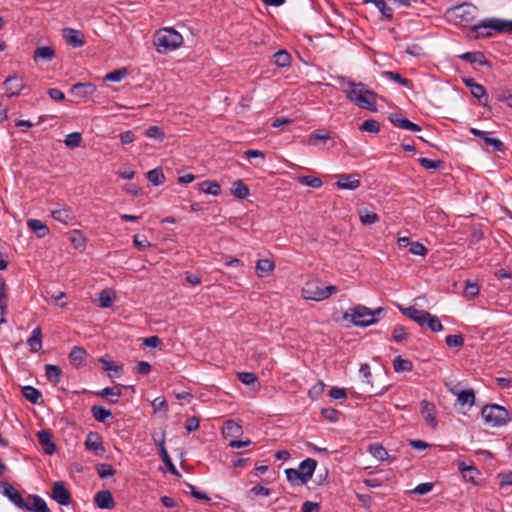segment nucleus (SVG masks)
<instances>
[{"label": "nucleus", "mask_w": 512, "mask_h": 512, "mask_svg": "<svg viewBox=\"0 0 512 512\" xmlns=\"http://www.w3.org/2000/svg\"><path fill=\"white\" fill-rule=\"evenodd\" d=\"M346 97L359 106L360 108L377 111L376 98L377 94L370 90L367 85L362 82L347 81V88L344 89Z\"/></svg>", "instance_id": "f257e3e1"}, {"label": "nucleus", "mask_w": 512, "mask_h": 512, "mask_svg": "<svg viewBox=\"0 0 512 512\" xmlns=\"http://www.w3.org/2000/svg\"><path fill=\"white\" fill-rule=\"evenodd\" d=\"M182 43V35L171 27L162 28L154 35V45L159 53L173 51L179 48Z\"/></svg>", "instance_id": "f03ea898"}, {"label": "nucleus", "mask_w": 512, "mask_h": 512, "mask_svg": "<svg viewBox=\"0 0 512 512\" xmlns=\"http://www.w3.org/2000/svg\"><path fill=\"white\" fill-rule=\"evenodd\" d=\"M317 466L313 458L303 460L298 469L288 468L285 470L286 478L292 485H305L312 478Z\"/></svg>", "instance_id": "7ed1b4c3"}, {"label": "nucleus", "mask_w": 512, "mask_h": 512, "mask_svg": "<svg viewBox=\"0 0 512 512\" xmlns=\"http://www.w3.org/2000/svg\"><path fill=\"white\" fill-rule=\"evenodd\" d=\"M2 494L7 497L17 508L24 511H31L32 500L23 498L22 494L8 482H2Z\"/></svg>", "instance_id": "20e7f679"}, {"label": "nucleus", "mask_w": 512, "mask_h": 512, "mask_svg": "<svg viewBox=\"0 0 512 512\" xmlns=\"http://www.w3.org/2000/svg\"><path fill=\"white\" fill-rule=\"evenodd\" d=\"M495 19H484L480 23L470 27L468 37L473 39L486 38L492 36V30L495 31Z\"/></svg>", "instance_id": "39448f33"}, {"label": "nucleus", "mask_w": 512, "mask_h": 512, "mask_svg": "<svg viewBox=\"0 0 512 512\" xmlns=\"http://www.w3.org/2000/svg\"><path fill=\"white\" fill-rule=\"evenodd\" d=\"M372 316L371 309L358 304L353 308H350L343 314L344 320H349L353 325L358 326V322L367 321Z\"/></svg>", "instance_id": "423d86ee"}, {"label": "nucleus", "mask_w": 512, "mask_h": 512, "mask_svg": "<svg viewBox=\"0 0 512 512\" xmlns=\"http://www.w3.org/2000/svg\"><path fill=\"white\" fill-rule=\"evenodd\" d=\"M451 12L455 19H458V23H468L475 18L477 7L471 3H463L453 7Z\"/></svg>", "instance_id": "0eeeda50"}, {"label": "nucleus", "mask_w": 512, "mask_h": 512, "mask_svg": "<svg viewBox=\"0 0 512 512\" xmlns=\"http://www.w3.org/2000/svg\"><path fill=\"white\" fill-rule=\"evenodd\" d=\"M39 445L43 452L47 455H52L56 451V445L53 442V436L50 430L42 429L36 434Z\"/></svg>", "instance_id": "6e6552de"}, {"label": "nucleus", "mask_w": 512, "mask_h": 512, "mask_svg": "<svg viewBox=\"0 0 512 512\" xmlns=\"http://www.w3.org/2000/svg\"><path fill=\"white\" fill-rule=\"evenodd\" d=\"M469 131L475 137L482 139L486 145L492 146L495 151L503 152L505 150L504 143L497 138L491 137L490 132H485L477 128H470Z\"/></svg>", "instance_id": "1a4fd4ad"}, {"label": "nucleus", "mask_w": 512, "mask_h": 512, "mask_svg": "<svg viewBox=\"0 0 512 512\" xmlns=\"http://www.w3.org/2000/svg\"><path fill=\"white\" fill-rule=\"evenodd\" d=\"M2 84L8 97L19 95L24 88L23 79L18 75L8 76Z\"/></svg>", "instance_id": "9d476101"}, {"label": "nucleus", "mask_w": 512, "mask_h": 512, "mask_svg": "<svg viewBox=\"0 0 512 512\" xmlns=\"http://www.w3.org/2000/svg\"><path fill=\"white\" fill-rule=\"evenodd\" d=\"M52 498L63 506H68L71 503V494L65 487L64 483L57 481L53 485Z\"/></svg>", "instance_id": "9b49d317"}, {"label": "nucleus", "mask_w": 512, "mask_h": 512, "mask_svg": "<svg viewBox=\"0 0 512 512\" xmlns=\"http://www.w3.org/2000/svg\"><path fill=\"white\" fill-rule=\"evenodd\" d=\"M324 288L315 283H307L302 289V296L306 300L322 301L325 299Z\"/></svg>", "instance_id": "f8f14e48"}, {"label": "nucleus", "mask_w": 512, "mask_h": 512, "mask_svg": "<svg viewBox=\"0 0 512 512\" xmlns=\"http://www.w3.org/2000/svg\"><path fill=\"white\" fill-rule=\"evenodd\" d=\"M458 469L462 474V477L465 481L472 483L473 485H477L478 482L476 479L481 475L480 471L473 464H466V462L461 461L458 463Z\"/></svg>", "instance_id": "ddd939ff"}, {"label": "nucleus", "mask_w": 512, "mask_h": 512, "mask_svg": "<svg viewBox=\"0 0 512 512\" xmlns=\"http://www.w3.org/2000/svg\"><path fill=\"white\" fill-rule=\"evenodd\" d=\"M403 315L407 316L414 322H416L419 326L423 327L426 323V317L429 316V312L425 310H419L414 306H410L407 308H399Z\"/></svg>", "instance_id": "4468645a"}, {"label": "nucleus", "mask_w": 512, "mask_h": 512, "mask_svg": "<svg viewBox=\"0 0 512 512\" xmlns=\"http://www.w3.org/2000/svg\"><path fill=\"white\" fill-rule=\"evenodd\" d=\"M94 504L100 509H113L115 501L109 490H101L95 494Z\"/></svg>", "instance_id": "2eb2a0df"}, {"label": "nucleus", "mask_w": 512, "mask_h": 512, "mask_svg": "<svg viewBox=\"0 0 512 512\" xmlns=\"http://www.w3.org/2000/svg\"><path fill=\"white\" fill-rule=\"evenodd\" d=\"M63 37L73 47H82L85 44L84 35L81 31L73 28L63 29Z\"/></svg>", "instance_id": "dca6fc26"}, {"label": "nucleus", "mask_w": 512, "mask_h": 512, "mask_svg": "<svg viewBox=\"0 0 512 512\" xmlns=\"http://www.w3.org/2000/svg\"><path fill=\"white\" fill-rule=\"evenodd\" d=\"M451 392L457 396V402L464 405L472 406L475 404V393L473 389L459 390L457 387L451 389Z\"/></svg>", "instance_id": "f3484780"}, {"label": "nucleus", "mask_w": 512, "mask_h": 512, "mask_svg": "<svg viewBox=\"0 0 512 512\" xmlns=\"http://www.w3.org/2000/svg\"><path fill=\"white\" fill-rule=\"evenodd\" d=\"M70 364L75 367L84 366L87 358V352L83 347L74 346L69 353Z\"/></svg>", "instance_id": "a211bd4d"}, {"label": "nucleus", "mask_w": 512, "mask_h": 512, "mask_svg": "<svg viewBox=\"0 0 512 512\" xmlns=\"http://www.w3.org/2000/svg\"><path fill=\"white\" fill-rule=\"evenodd\" d=\"M356 176L357 175L341 174L338 176L336 185L340 189L355 190L360 186V181Z\"/></svg>", "instance_id": "6ab92c4d"}, {"label": "nucleus", "mask_w": 512, "mask_h": 512, "mask_svg": "<svg viewBox=\"0 0 512 512\" xmlns=\"http://www.w3.org/2000/svg\"><path fill=\"white\" fill-rule=\"evenodd\" d=\"M85 446L88 450L94 451L97 455L102 454L105 451L99 435L95 433L88 434L85 440Z\"/></svg>", "instance_id": "aec40b11"}, {"label": "nucleus", "mask_w": 512, "mask_h": 512, "mask_svg": "<svg viewBox=\"0 0 512 512\" xmlns=\"http://www.w3.org/2000/svg\"><path fill=\"white\" fill-rule=\"evenodd\" d=\"M27 226L36 234L38 238H44L49 234L48 226L41 220L29 219L27 221Z\"/></svg>", "instance_id": "412c9836"}, {"label": "nucleus", "mask_w": 512, "mask_h": 512, "mask_svg": "<svg viewBox=\"0 0 512 512\" xmlns=\"http://www.w3.org/2000/svg\"><path fill=\"white\" fill-rule=\"evenodd\" d=\"M96 86L90 82L76 83L72 86V92L78 97H87L95 93Z\"/></svg>", "instance_id": "4be33fe9"}, {"label": "nucleus", "mask_w": 512, "mask_h": 512, "mask_svg": "<svg viewBox=\"0 0 512 512\" xmlns=\"http://www.w3.org/2000/svg\"><path fill=\"white\" fill-rule=\"evenodd\" d=\"M459 57L469 63H472V64L476 63L481 66H484V65L491 66L490 62L486 60L484 53H482L480 51L466 52V53H463L462 55H460Z\"/></svg>", "instance_id": "5701e85b"}, {"label": "nucleus", "mask_w": 512, "mask_h": 512, "mask_svg": "<svg viewBox=\"0 0 512 512\" xmlns=\"http://www.w3.org/2000/svg\"><path fill=\"white\" fill-rule=\"evenodd\" d=\"M243 433L242 426L234 421L233 419H228L223 426V435L224 437H238Z\"/></svg>", "instance_id": "b1692460"}, {"label": "nucleus", "mask_w": 512, "mask_h": 512, "mask_svg": "<svg viewBox=\"0 0 512 512\" xmlns=\"http://www.w3.org/2000/svg\"><path fill=\"white\" fill-rule=\"evenodd\" d=\"M27 344L32 352H38L42 348V330L39 326L33 329L31 336L27 339Z\"/></svg>", "instance_id": "393cba45"}, {"label": "nucleus", "mask_w": 512, "mask_h": 512, "mask_svg": "<svg viewBox=\"0 0 512 512\" xmlns=\"http://www.w3.org/2000/svg\"><path fill=\"white\" fill-rule=\"evenodd\" d=\"M275 269V263L266 258L259 259L256 263V273L259 277L268 276Z\"/></svg>", "instance_id": "a878e982"}, {"label": "nucleus", "mask_w": 512, "mask_h": 512, "mask_svg": "<svg viewBox=\"0 0 512 512\" xmlns=\"http://www.w3.org/2000/svg\"><path fill=\"white\" fill-rule=\"evenodd\" d=\"M45 375L47 380L56 385L61 381L62 370L59 366L53 364L45 365Z\"/></svg>", "instance_id": "bb28decb"}, {"label": "nucleus", "mask_w": 512, "mask_h": 512, "mask_svg": "<svg viewBox=\"0 0 512 512\" xmlns=\"http://www.w3.org/2000/svg\"><path fill=\"white\" fill-rule=\"evenodd\" d=\"M359 372L366 379V386L370 385V389L368 387L364 389L365 393H367L369 396L383 393V390H374L373 385L370 384L371 370L368 364H362Z\"/></svg>", "instance_id": "cd10ccee"}, {"label": "nucleus", "mask_w": 512, "mask_h": 512, "mask_svg": "<svg viewBox=\"0 0 512 512\" xmlns=\"http://www.w3.org/2000/svg\"><path fill=\"white\" fill-rule=\"evenodd\" d=\"M198 189L213 196H218L221 193V186L216 181L205 180L198 184Z\"/></svg>", "instance_id": "c85d7f7f"}, {"label": "nucleus", "mask_w": 512, "mask_h": 512, "mask_svg": "<svg viewBox=\"0 0 512 512\" xmlns=\"http://www.w3.org/2000/svg\"><path fill=\"white\" fill-rule=\"evenodd\" d=\"M495 411L499 413L498 416H509L507 409L498 404H486L481 409L480 416H494Z\"/></svg>", "instance_id": "c756f323"}, {"label": "nucleus", "mask_w": 512, "mask_h": 512, "mask_svg": "<svg viewBox=\"0 0 512 512\" xmlns=\"http://www.w3.org/2000/svg\"><path fill=\"white\" fill-rule=\"evenodd\" d=\"M21 391L25 399L33 404H37L42 400L41 392L32 386H24Z\"/></svg>", "instance_id": "7c9ffc66"}, {"label": "nucleus", "mask_w": 512, "mask_h": 512, "mask_svg": "<svg viewBox=\"0 0 512 512\" xmlns=\"http://www.w3.org/2000/svg\"><path fill=\"white\" fill-rule=\"evenodd\" d=\"M231 192L238 199H246L249 196V188L242 180L232 184Z\"/></svg>", "instance_id": "2f4dec72"}, {"label": "nucleus", "mask_w": 512, "mask_h": 512, "mask_svg": "<svg viewBox=\"0 0 512 512\" xmlns=\"http://www.w3.org/2000/svg\"><path fill=\"white\" fill-rule=\"evenodd\" d=\"M471 94L473 97L478 99L479 103L483 106L488 105L489 96L485 89V87L479 83H477L471 90Z\"/></svg>", "instance_id": "473e14b6"}, {"label": "nucleus", "mask_w": 512, "mask_h": 512, "mask_svg": "<svg viewBox=\"0 0 512 512\" xmlns=\"http://www.w3.org/2000/svg\"><path fill=\"white\" fill-rule=\"evenodd\" d=\"M368 451L373 457L380 461H386L390 459L388 452L381 444L374 443L369 445Z\"/></svg>", "instance_id": "72a5a7b5"}, {"label": "nucleus", "mask_w": 512, "mask_h": 512, "mask_svg": "<svg viewBox=\"0 0 512 512\" xmlns=\"http://www.w3.org/2000/svg\"><path fill=\"white\" fill-rule=\"evenodd\" d=\"M393 368L395 372H410L413 370V363L401 356H396L393 360Z\"/></svg>", "instance_id": "f704fd0d"}, {"label": "nucleus", "mask_w": 512, "mask_h": 512, "mask_svg": "<svg viewBox=\"0 0 512 512\" xmlns=\"http://www.w3.org/2000/svg\"><path fill=\"white\" fill-rule=\"evenodd\" d=\"M54 55H55V51L52 47L41 46V47H37L36 50L34 51L33 59L35 61H37L39 59L52 60Z\"/></svg>", "instance_id": "c9c22d12"}, {"label": "nucleus", "mask_w": 512, "mask_h": 512, "mask_svg": "<svg viewBox=\"0 0 512 512\" xmlns=\"http://www.w3.org/2000/svg\"><path fill=\"white\" fill-rule=\"evenodd\" d=\"M29 500H32L31 512H51L45 500L40 496L29 494Z\"/></svg>", "instance_id": "e433bc0d"}, {"label": "nucleus", "mask_w": 512, "mask_h": 512, "mask_svg": "<svg viewBox=\"0 0 512 512\" xmlns=\"http://www.w3.org/2000/svg\"><path fill=\"white\" fill-rule=\"evenodd\" d=\"M274 63L276 66L284 68L291 64V55L286 50H279L274 54Z\"/></svg>", "instance_id": "4c0bfd02"}, {"label": "nucleus", "mask_w": 512, "mask_h": 512, "mask_svg": "<svg viewBox=\"0 0 512 512\" xmlns=\"http://www.w3.org/2000/svg\"><path fill=\"white\" fill-rule=\"evenodd\" d=\"M147 178L155 186L161 185L165 181V176L161 168L148 171Z\"/></svg>", "instance_id": "58836bf2"}, {"label": "nucleus", "mask_w": 512, "mask_h": 512, "mask_svg": "<svg viewBox=\"0 0 512 512\" xmlns=\"http://www.w3.org/2000/svg\"><path fill=\"white\" fill-rule=\"evenodd\" d=\"M99 362L102 363L105 371H112L114 374H110V378L118 377L122 371V366L116 365L113 361L107 360L105 357H101Z\"/></svg>", "instance_id": "ea45409f"}, {"label": "nucleus", "mask_w": 512, "mask_h": 512, "mask_svg": "<svg viewBox=\"0 0 512 512\" xmlns=\"http://www.w3.org/2000/svg\"><path fill=\"white\" fill-rule=\"evenodd\" d=\"M159 455L162 459V461L164 462V464L166 465L167 469L175 476L177 477H181V474L179 473V471L177 470V468L175 467V465L173 464L166 448H162L160 449V452H159Z\"/></svg>", "instance_id": "a19ab883"}, {"label": "nucleus", "mask_w": 512, "mask_h": 512, "mask_svg": "<svg viewBox=\"0 0 512 512\" xmlns=\"http://www.w3.org/2000/svg\"><path fill=\"white\" fill-rule=\"evenodd\" d=\"M494 96L497 101L504 102L512 108V93L508 89L499 88L495 91Z\"/></svg>", "instance_id": "79ce46f5"}, {"label": "nucleus", "mask_w": 512, "mask_h": 512, "mask_svg": "<svg viewBox=\"0 0 512 512\" xmlns=\"http://www.w3.org/2000/svg\"><path fill=\"white\" fill-rule=\"evenodd\" d=\"M96 471L100 478H108L115 475L116 470L111 464L101 463L96 466Z\"/></svg>", "instance_id": "37998d69"}, {"label": "nucleus", "mask_w": 512, "mask_h": 512, "mask_svg": "<svg viewBox=\"0 0 512 512\" xmlns=\"http://www.w3.org/2000/svg\"><path fill=\"white\" fill-rule=\"evenodd\" d=\"M389 120L395 127L405 130L410 122V120L405 118L401 113L390 114Z\"/></svg>", "instance_id": "c03bdc74"}, {"label": "nucleus", "mask_w": 512, "mask_h": 512, "mask_svg": "<svg viewBox=\"0 0 512 512\" xmlns=\"http://www.w3.org/2000/svg\"><path fill=\"white\" fill-rule=\"evenodd\" d=\"M348 393H350L352 396H354V392L345 388H339V387H332L329 390L328 395L334 399V400H341L346 399L348 396Z\"/></svg>", "instance_id": "a18cd8bd"}, {"label": "nucleus", "mask_w": 512, "mask_h": 512, "mask_svg": "<svg viewBox=\"0 0 512 512\" xmlns=\"http://www.w3.org/2000/svg\"><path fill=\"white\" fill-rule=\"evenodd\" d=\"M298 182L311 188H320L323 185L322 180L314 176H300Z\"/></svg>", "instance_id": "49530a36"}, {"label": "nucleus", "mask_w": 512, "mask_h": 512, "mask_svg": "<svg viewBox=\"0 0 512 512\" xmlns=\"http://www.w3.org/2000/svg\"><path fill=\"white\" fill-rule=\"evenodd\" d=\"M359 129L376 134L380 131V123L374 119H367L360 125Z\"/></svg>", "instance_id": "de8ad7c7"}, {"label": "nucleus", "mask_w": 512, "mask_h": 512, "mask_svg": "<svg viewBox=\"0 0 512 512\" xmlns=\"http://www.w3.org/2000/svg\"><path fill=\"white\" fill-rule=\"evenodd\" d=\"M420 165L426 170H436L443 166L444 162L442 160H431L429 158H419Z\"/></svg>", "instance_id": "09e8293b"}, {"label": "nucleus", "mask_w": 512, "mask_h": 512, "mask_svg": "<svg viewBox=\"0 0 512 512\" xmlns=\"http://www.w3.org/2000/svg\"><path fill=\"white\" fill-rule=\"evenodd\" d=\"M383 75L386 78H389L390 80H393L404 87H409L411 84V81L409 79L402 77L398 72L385 71L383 72Z\"/></svg>", "instance_id": "8fccbe9b"}, {"label": "nucleus", "mask_w": 512, "mask_h": 512, "mask_svg": "<svg viewBox=\"0 0 512 512\" xmlns=\"http://www.w3.org/2000/svg\"><path fill=\"white\" fill-rule=\"evenodd\" d=\"M99 306L101 308H109L113 305L114 303V296L111 294L110 291L108 290H103L100 294H99Z\"/></svg>", "instance_id": "3c124183"}, {"label": "nucleus", "mask_w": 512, "mask_h": 512, "mask_svg": "<svg viewBox=\"0 0 512 512\" xmlns=\"http://www.w3.org/2000/svg\"><path fill=\"white\" fill-rule=\"evenodd\" d=\"M82 135L79 132H73L66 136L64 143L69 148H75L81 145Z\"/></svg>", "instance_id": "603ef678"}, {"label": "nucleus", "mask_w": 512, "mask_h": 512, "mask_svg": "<svg viewBox=\"0 0 512 512\" xmlns=\"http://www.w3.org/2000/svg\"><path fill=\"white\" fill-rule=\"evenodd\" d=\"M479 291L480 287L476 282L466 281L464 296L468 300L475 298L479 294Z\"/></svg>", "instance_id": "864d4df0"}, {"label": "nucleus", "mask_w": 512, "mask_h": 512, "mask_svg": "<svg viewBox=\"0 0 512 512\" xmlns=\"http://www.w3.org/2000/svg\"><path fill=\"white\" fill-rule=\"evenodd\" d=\"M425 325L428 326V328L432 331V332H440L443 330V325L441 323V321L439 320V318L435 315H432L429 313V316L426 317V323Z\"/></svg>", "instance_id": "5fc2aeb1"}, {"label": "nucleus", "mask_w": 512, "mask_h": 512, "mask_svg": "<svg viewBox=\"0 0 512 512\" xmlns=\"http://www.w3.org/2000/svg\"><path fill=\"white\" fill-rule=\"evenodd\" d=\"M52 217L64 224H68L73 218L70 215L69 211L66 209H56L52 211Z\"/></svg>", "instance_id": "6e6d98bb"}, {"label": "nucleus", "mask_w": 512, "mask_h": 512, "mask_svg": "<svg viewBox=\"0 0 512 512\" xmlns=\"http://www.w3.org/2000/svg\"><path fill=\"white\" fill-rule=\"evenodd\" d=\"M495 31L498 33L512 32V20L495 19Z\"/></svg>", "instance_id": "4d7b16f0"}, {"label": "nucleus", "mask_w": 512, "mask_h": 512, "mask_svg": "<svg viewBox=\"0 0 512 512\" xmlns=\"http://www.w3.org/2000/svg\"><path fill=\"white\" fill-rule=\"evenodd\" d=\"M239 381L245 385H255L258 382V378L253 372H239L237 374Z\"/></svg>", "instance_id": "13d9d810"}, {"label": "nucleus", "mask_w": 512, "mask_h": 512, "mask_svg": "<svg viewBox=\"0 0 512 512\" xmlns=\"http://www.w3.org/2000/svg\"><path fill=\"white\" fill-rule=\"evenodd\" d=\"M445 343L448 347L460 348L464 345V337L462 334L448 335L445 338Z\"/></svg>", "instance_id": "bf43d9fd"}, {"label": "nucleus", "mask_w": 512, "mask_h": 512, "mask_svg": "<svg viewBox=\"0 0 512 512\" xmlns=\"http://www.w3.org/2000/svg\"><path fill=\"white\" fill-rule=\"evenodd\" d=\"M384 311L385 309L383 307H378L374 310H371L372 316L367 319V321L358 322V327H368L375 324L377 322V317L380 316Z\"/></svg>", "instance_id": "052dcab7"}, {"label": "nucleus", "mask_w": 512, "mask_h": 512, "mask_svg": "<svg viewBox=\"0 0 512 512\" xmlns=\"http://www.w3.org/2000/svg\"><path fill=\"white\" fill-rule=\"evenodd\" d=\"M408 337L406 329L402 325H396L392 331V340L396 343H400Z\"/></svg>", "instance_id": "680f3d73"}, {"label": "nucleus", "mask_w": 512, "mask_h": 512, "mask_svg": "<svg viewBox=\"0 0 512 512\" xmlns=\"http://www.w3.org/2000/svg\"><path fill=\"white\" fill-rule=\"evenodd\" d=\"M360 221L364 225H371L379 221V216L374 212L364 210L360 213Z\"/></svg>", "instance_id": "e2e57ef3"}, {"label": "nucleus", "mask_w": 512, "mask_h": 512, "mask_svg": "<svg viewBox=\"0 0 512 512\" xmlns=\"http://www.w3.org/2000/svg\"><path fill=\"white\" fill-rule=\"evenodd\" d=\"M330 138H331V135L329 132L317 131V132L312 133L309 136L308 143H309V145L315 146V145H317L318 141H326Z\"/></svg>", "instance_id": "0e129e2a"}, {"label": "nucleus", "mask_w": 512, "mask_h": 512, "mask_svg": "<svg viewBox=\"0 0 512 512\" xmlns=\"http://www.w3.org/2000/svg\"><path fill=\"white\" fill-rule=\"evenodd\" d=\"M126 75H127L126 68L116 69V70H113L112 72L108 73L105 76V80L111 81V82H118V81H121Z\"/></svg>", "instance_id": "69168bd1"}, {"label": "nucleus", "mask_w": 512, "mask_h": 512, "mask_svg": "<svg viewBox=\"0 0 512 512\" xmlns=\"http://www.w3.org/2000/svg\"><path fill=\"white\" fill-rule=\"evenodd\" d=\"M325 384L323 381H318L315 385H313L309 391L308 395L311 399H318L324 392Z\"/></svg>", "instance_id": "338daca9"}, {"label": "nucleus", "mask_w": 512, "mask_h": 512, "mask_svg": "<svg viewBox=\"0 0 512 512\" xmlns=\"http://www.w3.org/2000/svg\"><path fill=\"white\" fill-rule=\"evenodd\" d=\"M70 241L76 249H84L85 248L86 240L83 237L82 233L77 230L73 231V233L70 237Z\"/></svg>", "instance_id": "774afa93"}]
</instances>
